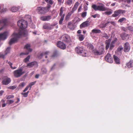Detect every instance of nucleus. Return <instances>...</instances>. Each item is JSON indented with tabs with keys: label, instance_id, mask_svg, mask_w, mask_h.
Segmentation results:
<instances>
[{
	"label": "nucleus",
	"instance_id": "obj_56",
	"mask_svg": "<svg viewBox=\"0 0 133 133\" xmlns=\"http://www.w3.org/2000/svg\"><path fill=\"white\" fill-rule=\"evenodd\" d=\"M7 101L9 102V104H12L14 102V101L12 100H7Z\"/></svg>",
	"mask_w": 133,
	"mask_h": 133
},
{
	"label": "nucleus",
	"instance_id": "obj_61",
	"mask_svg": "<svg viewBox=\"0 0 133 133\" xmlns=\"http://www.w3.org/2000/svg\"><path fill=\"white\" fill-rule=\"evenodd\" d=\"M109 23H110V22H108L107 23H106L104 24V27H105L107 26L108 25V24H109Z\"/></svg>",
	"mask_w": 133,
	"mask_h": 133
},
{
	"label": "nucleus",
	"instance_id": "obj_1",
	"mask_svg": "<svg viewBox=\"0 0 133 133\" xmlns=\"http://www.w3.org/2000/svg\"><path fill=\"white\" fill-rule=\"evenodd\" d=\"M25 36V32L23 30H20L18 33H14L12 35L13 37L11 38L9 42L10 45L16 42L19 38H20L22 36Z\"/></svg>",
	"mask_w": 133,
	"mask_h": 133
},
{
	"label": "nucleus",
	"instance_id": "obj_32",
	"mask_svg": "<svg viewBox=\"0 0 133 133\" xmlns=\"http://www.w3.org/2000/svg\"><path fill=\"white\" fill-rule=\"evenodd\" d=\"M78 39L80 41H82L84 39V37L83 35L82 34H79L78 35Z\"/></svg>",
	"mask_w": 133,
	"mask_h": 133
},
{
	"label": "nucleus",
	"instance_id": "obj_60",
	"mask_svg": "<svg viewBox=\"0 0 133 133\" xmlns=\"http://www.w3.org/2000/svg\"><path fill=\"white\" fill-rule=\"evenodd\" d=\"M4 92V91L3 90H1L0 91V96H2Z\"/></svg>",
	"mask_w": 133,
	"mask_h": 133
},
{
	"label": "nucleus",
	"instance_id": "obj_48",
	"mask_svg": "<svg viewBox=\"0 0 133 133\" xmlns=\"http://www.w3.org/2000/svg\"><path fill=\"white\" fill-rule=\"evenodd\" d=\"M117 38H115L114 39L111 41V43L114 44L117 42Z\"/></svg>",
	"mask_w": 133,
	"mask_h": 133
},
{
	"label": "nucleus",
	"instance_id": "obj_54",
	"mask_svg": "<svg viewBox=\"0 0 133 133\" xmlns=\"http://www.w3.org/2000/svg\"><path fill=\"white\" fill-rule=\"evenodd\" d=\"M6 11H7V9L6 8H3L1 10V13L4 12Z\"/></svg>",
	"mask_w": 133,
	"mask_h": 133
},
{
	"label": "nucleus",
	"instance_id": "obj_38",
	"mask_svg": "<svg viewBox=\"0 0 133 133\" xmlns=\"http://www.w3.org/2000/svg\"><path fill=\"white\" fill-rule=\"evenodd\" d=\"M30 58V55L28 56L26 58H25L24 60V62L25 63H27V62L29 61V59Z\"/></svg>",
	"mask_w": 133,
	"mask_h": 133
},
{
	"label": "nucleus",
	"instance_id": "obj_3",
	"mask_svg": "<svg viewBox=\"0 0 133 133\" xmlns=\"http://www.w3.org/2000/svg\"><path fill=\"white\" fill-rule=\"evenodd\" d=\"M98 5L95 4H94L92 5L91 7L95 11H96L99 10V11H108L109 9L105 7V5L101 3H98Z\"/></svg>",
	"mask_w": 133,
	"mask_h": 133
},
{
	"label": "nucleus",
	"instance_id": "obj_31",
	"mask_svg": "<svg viewBox=\"0 0 133 133\" xmlns=\"http://www.w3.org/2000/svg\"><path fill=\"white\" fill-rule=\"evenodd\" d=\"M19 9V8L18 7H12L11 9V11L12 12H16Z\"/></svg>",
	"mask_w": 133,
	"mask_h": 133
},
{
	"label": "nucleus",
	"instance_id": "obj_51",
	"mask_svg": "<svg viewBox=\"0 0 133 133\" xmlns=\"http://www.w3.org/2000/svg\"><path fill=\"white\" fill-rule=\"evenodd\" d=\"M103 37L105 38L106 39H107L109 37L107 35V34L105 33H104L103 34Z\"/></svg>",
	"mask_w": 133,
	"mask_h": 133
},
{
	"label": "nucleus",
	"instance_id": "obj_14",
	"mask_svg": "<svg viewBox=\"0 0 133 133\" xmlns=\"http://www.w3.org/2000/svg\"><path fill=\"white\" fill-rule=\"evenodd\" d=\"M49 53V52L48 51L43 52L40 55L38 56V58H39L41 59L44 57L45 58H47V56L48 55Z\"/></svg>",
	"mask_w": 133,
	"mask_h": 133
},
{
	"label": "nucleus",
	"instance_id": "obj_43",
	"mask_svg": "<svg viewBox=\"0 0 133 133\" xmlns=\"http://www.w3.org/2000/svg\"><path fill=\"white\" fill-rule=\"evenodd\" d=\"M127 29L130 31L132 32L133 31V27L132 26H130L127 27Z\"/></svg>",
	"mask_w": 133,
	"mask_h": 133
},
{
	"label": "nucleus",
	"instance_id": "obj_36",
	"mask_svg": "<svg viewBox=\"0 0 133 133\" xmlns=\"http://www.w3.org/2000/svg\"><path fill=\"white\" fill-rule=\"evenodd\" d=\"M64 8L63 7H61L60 10V12L59 13V16H62L63 15V11Z\"/></svg>",
	"mask_w": 133,
	"mask_h": 133
},
{
	"label": "nucleus",
	"instance_id": "obj_39",
	"mask_svg": "<svg viewBox=\"0 0 133 133\" xmlns=\"http://www.w3.org/2000/svg\"><path fill=\"white\" fill-rule=\"evenodd\" d=\"M0 20V22L1 24H3L4 25H5L7 23V21L6 19H4Z\"/></svg>",
	"mask_w": 133,
	"mask_h": 133
},
{
	"label": "nucleus",
	"instance_id": "obj_18",
	"mask_svg": "<svg viewBox=\"0 0 133 133\" xmlns=\"http://www.w3.org/2000/svg\"><path fill=\"white\" fill-rule=\"evenodd\" d=\"M90 25V23L88 21H85L80 26L81 28H82L84 27H87Z\"/></svg>",
	"mask_w": 133,
	"mask_h": 133
},
{
	"label": "nucleus",
	"instance_id": "obj_49",
	"mask_svg": "<svg viewBox=\"0 0 133 133\" xmlns=\"http://www.w3.org/2000/svg\"><path fill=\"white\" fill-rule=\"evenodd\" d=\"M121 29L122 30L125 32H127L128 30L127 27L126 28L124 27H122L121 28Z\"/></svg>",
	"mask_w": 133,
	"mask_h": 133
},
{
	"label": "nucleus",
	"instance_id": "obj_37",
	"mask_svg": "<svg viewBox=\"0 0 133 133\" xmlns=\"http://www.w3.org/2000/svg\"><path fill=\"white\" fill-rule=\"evenodd\" d=\"M110 10L108 11H105L104 12V14L106 15H109L112 13V10L110 9Z\"/></svg>",
	"mask_w": 133,
	"mask_h": 133
},
{
	"label": "nucleus",
	"instance_id": "obj_33",
	"mask_svg": "<svg viewBox=\"0 0 133 133\" xmlns=\"http://www.w3.org/2000/svg\"><path fill=\"white\" fill-rule=\"evenodd\" d=\"M87 53V51L84 50H83V51L82 52V53H81L80 54L82 56L84 57H85L86 56Z\"/></svg>",
	"mask_w": 133,
	"mask_h": 133
},
{
	"label": "nucleus",
	"instance_id": "obj_23",
	"mask_svg": "<svg viewBox=\"0 0 133 133\" xmlns=\"http://www.w3.org/2000/svg\"><path fill=\"white\" fill-rule=\"evenodd\" d=\"M79 5V3L78 2H76L75 4L74 7L72 9L71 12L73 13L77 9Z\"/></svg>",
	"mask_w": 133,
	"mask_h": 133
},
{
	"label": "nucleus",
	"instance_id": "obj_28",
	"mask_svg": "<svg viewBox=\"0 0 133 133\" xmlns=\"http://www.w3.org/2000/svg\"><path fill=\"white\" fill-rule=\"evenodd\" d=\"M65 16V14H63V15L60 16L61 17L60 18L59 20V24H62V23L64 20Z\"/></svg>",
	"mask_w": 133,
	"mask_h": 133
},
{
	"label": "nucleus",
	"instance_id": "obj_2",
	"mask_svg": "<svg viewBox=\"0 0 133 133\" xmlns=\"http://www.w3.org/2000/svg\"><path fill=\"white\" fill-rule=\"evenodd\" d=\"M51 7V6L49 4H48L46 7H37L36 10L39 14H44L49 11Z\"/></svg>",
	"mask_w": 133,
	"mask_h": 133
},
{
	"label": "nucleus",
	"instance_id": "obj_5",
	"mask_svg": "<svg viewBox=\"0 0 133 133\" xmlns=\"http://www.w3.org/2000/svg\"><path fill=\"white\" fill-rule=\"evenodd\" d=\"M25 71H23L22 69L20 68L14 71L13 72L14 76L15 77L18 78L25 73Z\"/></svg>",
	"mask_w": 133,
	"mask_h": 133
},
{
	"label": "nucleus",
	"instance_id": "obj_41",
	"mask_svg": "<svg viewBox=\"0 0 133 133\" xmlns=\"http://www.w3.org/2000/svg\"><path fill=\"white\" fill-rule=\"evenodd\" d=\"M46 2L52 5L53 2L52 0H44Z\"/></svg>",
	"mask_w": 133,
	"mask_h": 133
},
{
	"label": "nucleus",
	"instance_id": "obj_16",
	"mask_svg": "<svg viewBox=\"0 0 133 133\" xmlns=\"http://www.w3.org/2000/svg\"><path fill=\"white\" fill-rule=\"evenodd\" d=\"M124 51L125 52H128L130 49V46L128 42L125 43L124 46Z\"/></svg>",
	"mask_w": 133,
	"mask_h": 133
},
{
	"label": "nucleus",
	"instance_id": "obj_25",
	"mask_svg": "<svg viewBox=\"0 0 133 133\" xmlns=\"http://www.w3.org/2000/svg\"><path fill=\"white\" fill-rule=\"evenodd\" d=\"M30 45L29 44H27L25 45L24 48L27 50L29 52H31L32 51V50L30 48Z\"/></svg>",
	"mask_w": 133,
	"mask_h": 133
},
{
	"label": "nucleus",
	"instance_id": "obj_26",
	"mask_svg": "<svg viewBox=\"0 0 133 133\" xmlns=\"http://www.w3.org/2000/svg\"><path fill=\"white\" fill-rule=\"evenodd\" d=\"M67 26L71 30H73L74 29L73 25L71 22L68 23Z\"/></svg>",
	"mask_w": 133,
	"mask_h": 133
},
{
	"label": "nucleus",
	"instance_id": "obj_55",
	"mask_svg": "<svg viewBox=\"0 0 133 133\" xmlns=\"http://www.w3.org/2000/svg\"><path fill=\"white\" fill-rule=\"evenodd\" d=\"M5 55H5H4L0 53V58H3L4 59V57Z\"/></svg>",
	"mask_w": 133,
	"mask_h": 133
},
{
	"label": "nucleus",
	"instance_id": "obj_11",
	"mask_svg": "<svg viewBox=\"0 0 133 133\" xmlns=\"http://www.w3.org/2000/svg\"><path fill=\"white\" fill-rule=\"evenodd\" d=\"M8 33L7 31L0 34V40H4L7 38Z\"/></svg>",
	"mask_w": 133,
	"mask_h": 133
},
{
	"label": "nucleus",
	"instance_id": "obj_45",
	"mask_svg": "<svg viewBox=\"0 0 133 133\" xmlns=\"http://www.w3.org/2000/svg\"><path fill=\"white\" fill-rule=\"evenodd\" d=\"M87 12H83L81 14V16L83 18H84L87 16Z\"/></svg>",
	"mask_w": 133,
	"mask_h": 133
},
{
	"label": "nucleus",
	"instance_id": "obj_21",
	"mask_svg": "<svg viewBox=\"0 0 133 133\" xmlns=\"http://www.w3.org/2000/svg\"><path fill=\"white\" fill-rule=\"evenodd\" d=\"M104 49H102V50H96L95 51L94 53L95 55H99L102 54L104 51Z\"/></svg>",
	"mask_w": 133,
	"mask_h": 133
},
{
	"label": "nucleus",
	"instance_id": "obj_63",
	"mask_svg": "<svg viewBox=\"0 0 133 133\" xmlns=\"http://www.w3.org/2000/svg\"><path fill=\"white\" fill-rule=\"evenodd\" d=\"M104 24H103L102 25H100V28H105V27H104Z\"/></svg>",
	"mask_w": 133,
	"mask_h": 133
},
{
	"label": "nucleus",
	"instance_id": "obj_8",
	"mask_svg": "<svg viewBox=\"0 0 133 133\" xmlns=\"http://www.w3.org/2000/svg\"><path fill=\"white\" fill-rule=\"evenodd\" d=\"M120 36L122 40L127 41L129 38L130 35L127 33L123 32L120 34Z\"/></svg>",
	"mask_w": 133,
	"mask_h": 133
},
{
	"label": "nucleus",
	"instance_id": "obj_20",
	"mask_svg": "<svg viewBox=\"0 0 133 133\" xmlns=\"http://www.w3.org/2000/svg\"><path fill=\"white\" fill-rule=\"evenodd\" d=\"M114 61L116 64H119L120 63V59L117 56L114 55L113 56Z\"/></svg>",
	"mask_w": 133,
	"mask_h": 133
},
{
	"label": "nucleus",
	"instance_id": "obj_52",
	"mask_svg": "<svg viewBox=\"0 0 133 133\" xmlns=\"http://www.w3.org/2000/svg\"><path fill=\"white\" fill-rule=\"evenodd\" d=\"M21 94L22 95H23L24 97H26L28 96V95L26 93V92H24V93H23L22 92L21 93Z\"/></svg>",
	"mask_w": 133,
	"mask_h": 133
},
{
	"label": "nucleus",
	"instance_id": "obj_24",
	"mask_svg": "<svg viewBox=\"0 0 133 133\" xmlns=\"http://www.w3.org/2000/svg\"><path fill=\"white\" fill-rule=\"evenodd\" d=\"M127 66L129 68L133 67V61L130 60L126 64Z\"/></svg>",
	"mask_w": 133,
	"mask_h": 133
},
{
	"label": "nucleus",
	"instance_id": "obj_6",
	"mask_svg": "<svg viewBox=\"0 0 133 133\" xmlns=\"http://www.w3.org/2000/svg\"><path fill=\"white\" fill-rule=\"evenodd\" d=\"M126 12V11L124 10H118L114 11V14L111 15V17H116L121 14L124 15Z\"/></svg>",
	"mask_w": 133,
	"mask_h": 133
},
{
	"label": "nucleus",
	"instance_id": "obj_40",
	"mask_svg": "<svg viewBox=\"0 0 133 133\" xmlns=\"http://www.w3.org/2000/svg\"><path fill=\"white\" fill-rule=\"evenodd\" d=\"M10 47H9L7 48L6 50L5 51V55H7L10 52Z\"/></svg>",
	"mask_w": 133,
	"mask_h": 133
},
{
	"label": "nucleus",
	"instance_id": "obj_22",
	"mask_svg": "<svg viewBox=\"0 0 133 133\" xmlns=\"http://www.w3.org/2000/svg\"><path fill=\"white\" fill-rule=\"evenodd\" d=\"M37 64V63L36 62H33L28 63L26 67H29L30 68L33 67L34 65Z\"/></svg>",
	"mask_w": 133,
	"mask_h": 133
},
{
	"label": "nucleus",
	"instance_id": "obj_44",
	"mask_svg": "<svg viewBox=\"0 0 133 133\" xmlns=\"http://www.w3.org/2000/svg\"><path fill=\"white\" fill-rule=\"evenodd\" d=\"M8 64L10 66L11 68L12 69H16V68L15 67H12V63H11L10 62H8Z\"/></svg>",
	"mask_w": 133,
	"mask_h": 133
},
{
	"label": "nucleus",
	"instance_id": "obj_4",
	"mask_svg": "<svg viewBox=\"0 0 133 133\" xmlns=\"http://www.w3.org/2000/svg\"><path fill=\"white\" fill-rule=\"evenodd\" d=\"M17 23L18 25L20 28L19 30V32L20 30H23L25 32V31L23 29H25L28 26L27 22L24 20L21 19Z\"/></svg>",
	"mask_w": 133,
	"mask_h": 133
},
{
	"label": "nucleus",
	"instance_id": "obj_42",
	"mask_svg": "<svg viewBox=\"0 0 133 133\" xmlns=\"http://www.w3.org/2000/svg\"><path fill=\"white\" fill-rule=\"evenodd\" d=\"M91 16L94 18H95L96 17L98 18H99L100 17V15L99 14H96L94 15H92Z\"/></svg>",
	"mask_w": 133,
	"mask_h": 133
},
{
	"label": "nucleus",
	"instance_id": "obj_59",
	"mask_svg": "<svg viewBox=\"0 0 133 133\" xmlns=\"http://www.w3.org/2000/svg\"><path fill=\"white\" fill-rule=\"evenodd\" d=\"M110 23H111V24L114 26H115L116 25V24L115 22L114 21L110 22Z\"/></svg>",
	"mask_w": 133,
	"mask_h": 133
},
{
	"label": "nucleus",
	"instance_id": "obj_19",
	"mask_svg": "<svg viewBox=\"0 0 133 133\" xmlns=\"http://www.w3.org/2000/svg\"><path fill=\"white\" fill-rule=\"evenodd\" d=\"M83 48L82 47L80 46H78L75 48V50L76 52L78 54H80L82 53V52L83 51Z\"/></svg>",
	"mask_w": 133,
	"mask_h": 133
},
{
	"label": "nucleus",
	"instance_id": "obj_62",
	"mask_svg": "<svg viewBox=\"0 0 133 133\" xmlns=\"http://www.w3.org/2000/svg\"><path fill=\"white\" fill-rule=\"evenodd\" d=\"M28 89V87H26V88L25 89L23 90V92H25L26 91H27Z\"/></svg>",
	"mask_w": 133,
	"mask_h": 133
},
{
	"label": "nucleus",
	"instance_id": "obj_64",
	"mask_svg": "<svg viewBox=\"0 0 133 133\" xmlns=\"http://www.w3.org/2000/svg\"><path fill=\"white\" fill-rule=\"evenodd\" d=\"M82 8V7L81 6H79V8L78 9V12H79L80 11H81V9Z\"/></svg>",
	"mask_w": 133,
	"mask_h": 133
},
{
	"label": "nucleus",
	"instance_id": "obj_29",
	"mask_svg": "<svg viewBox=\"0 0 133 133\" xmlns=\"http://www.w3.org/2000/svg\"><path fill=\"white\" fill-rule=\"evenodd\" d=\"M93 33L97 34L101 32V31L100 30L94 29L91 31Z\"/></svg>",
	"mask_w": 133,
	"mask_h": 133
},
{
	"label": "nucleus",
	"instance_id": "obj_57",
	"mask_svg": "<svg viewBox=\"0 0 133 133\" xmlns=\"http://www.w3.org/2000/svg\"><path fill=\"white\" fill-rule=\"evenodd\" d=\"M29 54V53H23L22 52L20 54V56H22L23 55H27Z\"/></svg>",
	"mask_w": 133,
	"mask_h": 133
},
{
	"label": "nucleus",
	"instance_id": "obj_53",
	"mask_svg": "<svg viewBox=\"0 0 133 133\" xmlns=\"http://www.w3.org/2000/svg\"><path fill=\"white\" fill-rule=\"evenodd\" d=\"M14 97V96L12 95H9L7 96V99H9L13 98Z\"/></svg>",
	"mask_w": 133,
	"mask_h": 133
},
{
	"label": "nucleus",
	"instance_id": "obj_46",
	"mask_svg": "<svg viewBox=\"0 0 133 133\" xmlns=\"http://www.w3.org/2000/svg\"><path fill=\"white\" fill-rule=\"evenodd\" d=\"M123 49V48L122 46H119L117 48V51L118 52H119L120 51H121Z\"/></svg>",
	"mask_w": 133,
	"mask_h": 133
},
{
	"label": "nucleus",
	"instance_id": "obj_7",
	"mask_svg": "<svg viewBox=\"0 0 133 133\" xmlns=\"http://www.w3.org/2000/svg\"><path fill=\"white\" fill-rule=\"evenodd\" d=\"M111 40L110 39H109L107 40H106L105 42V50H107L109 48V46L110 45V47L109 49L110 50L113 49L115 45L114 44L111 43L110 44L111 42Z\"/></svg>",
	"mask_w": 133,
	"mask_h": 133
},
{
	"label": "nucleus",
	"instance_id": "obj_15",
	"mask_svg": "<svg viewBox=\"0 0 133 133\" xmlns=\"http://www.w3.org/2000/svg\"><path fill=\"white\" fill-rule=\"evenodd\" d=\"M51 19V16L50 15L42 16L40 17V19L43 21H48Z\"/></svg>",
	"mask_w": 133,
	"mask_h": 133
},
{
	"label": "nucleus",
	"instance_id": "obj_13",
	"mask_svg": "<svg viewBox=\"0 0 133 133\" xmlns=\"http://www.w3.org/2000/svg\"><path fill=\"white\" fill-rule=\"evenodd\" d=\"M57 45L58 47L62 49H64L66 48L65 44L60 41L58 42Z\"/></svg>",
	"mask_w": 133,
	"mask_h": 133
},
{
	"label": "nucleus",
	"instance_id": "obj_50",
	"mask_svg": "<svg viewBox=\"0 0 133 133\" xmlns=\"http://www.w3.org/2000/svg\"><path fill=\"white\" fill-rule=\"evenodd\" d=\"M25 84V83L24 82H22L19 84V86L21 87H23L24 86Z\"/></svg>",
	"mask_w": 133,
	"mask_h": 133
},
{
	"label": "nucleus",
	"instance_id": "obj_9",
	"mask_svg": "<svg viewBox=\"0 0 133 133\" xmlns=\"http://www.w3.org/2000/svg\"><path fill=\"white\" fill-rule=\"evenodd\" d=\"M105 60L107 62L110 63H112L113 62L112 58L111 57V55L108 53L105 57Z\"/></svg>",
	"mask_w": 133,
	"mask_h": 133
},
{
	"label": "nucleus",
	"instance_id": "obj_30",
	"mask_svg": "<svg viewBox=\"0 0 133 133\" xmlns=\"http://www.w3.org/2000/svg\"><path fill=\"white\" fill-rule=\"evenodd\" d=\"M87 48L90 50H92L94 48L93 45L90 43H88L87 44Z\"/></svg>",
	"mask_w": 133,
	"mask_h": 133
},
{
	"label": "nucleus",
	"instance_id": "obj_10",
	"mask_svg": "<svg viewBox=\"0 0 133 133\" xmlns=\"http://www.w3.org/2000/svg\"><path fill=\"white\" fill-rule=\"evenodd\" d=\"M11 81V79L10 78L5 76L3 80L2 83L3 85H6L9 84Z\"/></svg>",
	"mask_w": 133,
	"mask_h": 133
},
{
	"label": "nucleus",
	"instance_id": "obj_12",
	"mask_svg": "<svg viewBox=\"0 0 133 133\" xmlns=\"http://www.w3.org/2000/svg\"><path fill=\"white\" fill-rule=\"evenodd\" d=\"M55 26L54 25H50L49 23H45L43 25V28L44 29L51 30L52 28V27Z\"/></svg>",
	"mask_w": 133,
	"mask_h": 133
},
{
	"label": "nucleus",
	"instance_id": "obj_17",
	"mask_svg": "<svg viewBox=\"0 0 133 133\" xmlns=\"http://www.w3.org/2000/svg\"><path fill=\"white\" fill-rule=\"evenodd\" d=\"M63 40L66 42H69L71 41L70 37L67 34H65L63 36Z\"/></svg>",
	"mask_w": 133,
	"mask_h": 133
},
{
	"label": "nucleus",
	"instance_id": "obj_58",
	"mask_svg": "<svg viewBox=\"0 0 133 133\" xmlns=\"http://www.w3.org/2000/svg\"><path fill=\"white\" fill-rule=\"evenodd\" d=\"M36 82V81H35L34 82H32L31 83H30L29 84L31 86L34 85L35 84V83Z\"/></svg>",
	"mask_w": 133,
	"mask_h": 133
},
{
	"label": "nucleus",
	"instance_id": "obj_34",
	"mask_svg": "<svg viewBox=\"0 0 133 133\" xmlns=\"http://www.w3.org/2000/svg\"><path fill=\"white\" fill-rule=\"evenodd\" d=\"M72 0H67V1L65 2V4H66L70 5L72 4Z\"/></svg>",
	"mask_w": 133,
	"mask_h": 133
},
{
	"label": "nucleus",
	"instance_id": "obj_35",
	"mask_svg": "<svg viewBox=\"0 0 133 133\" xmlns=\"http://www.w3.org/2000/svg\"><path fill=\"white\" fill-rule=\"evenodd\" d=\"M126 20L127 19L123 17L119 19L118 21V22L121 23L124 21H126Z\"/></svg>",
	"mask_w": 133,
	"mask_h": 133
},
{
	"label": "nucleus",
	"instance_id": "obj_27",
	"mask_svg": "<svg viewBox=\"0 0 133 133\" xmlns=\"http://www.w3.org/2000/svg\"><path fill=\"white\" fill-rule=\"evenodd\" d=\"M73 13H72V12L71 11V12H69L65 17V20L66 21H68L69 19Z\"/></svg>",
	"mask_w": 133,
	"mask_h": 133
},
{
	"label": "nucleus",
	"instance_id": "obj_47",
	"mask_svg": "<svg viewBox=\"0 0 133 133\" xmlns=\"http://www.w3.org/2000/svg\"><path fill=\"white\" fill-rule=\"evenodd\" d=\"M16 88V86L15 85H14L12 86H10L8 87V88L11 89H14Z\"/></svg>",
	"mask_w": 133,
	"mask_h": 133
}]
</instances>
